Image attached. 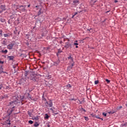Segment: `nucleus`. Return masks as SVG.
I'll return each mask as SVG.
<instances>
[{"label": "nucleus", "instance_id": "nucleus-31", "mask_svg": "<svg viewBox=\"0 0 127 127\" xmlns=\"http://www.w3.org/2000/svg\"><path fill=\"white\" fill-rule=\"evenodd\" d=\"M82 110L83 111V112L86 113V110L85 109H84L83 108H82Z\"/></svg>", "mask_w": 127, "mask_h": 127}, {"label": "nucleus", "instance_id": "nucleus-13", "mask_svg": "<svg viewBox=\"0 0 127 127\" xmlns=\"http://www.w3.org/2000/svg\"><path fill=\"white\" fill-rule=\"evenodd\" d=\"M38 126H39V124H38V123L37 122L35 123L34 126H35V127H38Z\"/></svg>", "mask_w": 127, "mask_h": 127}, {"label": "nucleus", "instance_id": "nucleus-16", "mask_svg": "<svg viewBox=\"0 0 127 127\" xmlns=\"http://www.w3.org/2000/svg\"><path fill=\"white\" fill-rule=\"evenodd\" d=\"M94 84H95V85H97V84H99V80H96V81H95Z\"/></svg>", "mask_w": 127, "mask_h": 127}, {"label": "nucleus", "instance_id": "nucleus-48", "mask_svg": "<svg viewBox=\"0 0 127 127\" xmlns=\"http://www.w3.org/2000/svg\"><path fill=\"white\" fill-rule=\"evenodd\" d=\"M0 73H1V72H0Z\"/></svg>", "mask_w": 127, "mask_h": 127}, {"label": "nucleus", "instance_id": "nucleus-39", "mask_svg": "<svg viewBox=\"0 0 127 127\" xmlns=\"http://www.w3.org/2000/svg\"><path fill=\"white\" fill-rule=\"evenodd\" d=\"M70 101H74V99H70Z\"/></svg>", "mask_w": 127, "mask_h": 127}, {"label": "nucleus", "instance_id": "nucleus-3", "mask_svg": "<svg viewBox=\"0 0 127 127\" xmlns=\"http://www.w3.org/2000/svg\"><path fill=\"white\" fill-rule=\"evenodd\" d=\"M12 35V34L11 33H7V34H4L3 36L4 37H9L10 36H11Z\"/></svg>", "mask_w": 127, "mask_h": 127}, {"label": "nucleus", "instance_id": "nucleus-40", "mask_svg": "<svg viewBox=\"0 0 127 127\" xmlns=\"http://www.w3.org/2000/svg\"><path fill=\"white\" fill-rule=\"evenodd\" d=\"M36 7H39V6L37 5L36 6Z\"/></svg>", "mask_w": 127, "mask_h": 127}, {"label": "nucleus", "instance_id": "nucleus-11", "mask_svg": "<svg viewBox=\"0 0 127 127\" xmlns=\"http://www.w3.org/2000/svg\"><path fill=\"white\" fill-rule=\"evenodd\" d=\"M41 13H43V12H42L41 11V9H40L39 11V12H38V15H40L41 14Z\"/></svg>", "mask_w": 127, "mask_h": 127}, {"label": "nucleus", "instance_id": "nucleus-5", "mask_svg": "<svg viewBox=\"0 0 127 127\" xmlns=\"http://www.w3.org/2000/svg\"><path fill=\"white\" fill-rule=\"evenodd\" d=\"M16 103V101H12L11 102L9 103L10 106H14L15 105V103Z\"/></svg>", "mask_w": 127, "mask_h": 127}, {"label": "nucleus", "instance_id": "nucleus-36", "mask_svg": "<svg viewBox=\"0 0 127 127\" xmlns=\"http://www.w3.org/2000/svg\"><path fill=\"white\" fill-rule=\"evenodd\" d=\"M1 52H2V53H4V51H3V50H2Z\"/></svg>", "mask_w": 127, "mask_h": 127}, {"label": "nucleus", "instance_id": "nucleus-22", "mask_svg": "<svg viewBox=\"0 0 127 127\" xmlns=\"http://www.w3.org/2000/svg\"><path fill=\"white\" fill-rule=\"evenodd\" d=\"M103 116H104V117H107V113H103Z\"/></svg>", "mask_w": 127, "mask_h": 127}, {"label": "nucleus", "instance_id": "nucleus-23", "mask_svg": "<svg viewBox=\"0 0 127 127\" xmlns=\"http://www.w3.org/2000/svg\"><path fill=\"white\" fill-rule=\"evenodd\" d=\"M68 59H70L71 60V61H73V59H72V57H69Z\"/></svg>", "mask_w": 127, "mask_h": 127}, {"label": "nucleus", "instance_id": "nucleus-28", "mask_svg": "<svg viewBox=\"0 0 127 127\" xmlns=\"http://www.w3.org/2000/svg\"><path fill=\"white\" fill-rule=\"evenodd\" d=\"M123 108V106H120L119 107V110H121V109H122Z\"/></svg>", "mask_w": 127, "mask_h": 127}, {"label": "nucleus", "instance_id": "nucleus-46", "mask_svg": "<svg viewBox=\"0 0 127 127\" xmlns=\"http://www.w3.org/2000/svg\"><path fill=\"white\" fill-rule=\"evenodd\" d=\"M48 127H50V126L49 125V126H48Z\"/></svg>", "mask_w": 127, "mask_h": 127}, {"label": "nucleus", "instance_id": "nucleus-42", "mask_svg": "<svg viewBox=\"0 0 127 127\" xmlns=\"http://www.w3.org/2000/svg\"><path fill=\"white\" fill-rule=\"evenodd\" d=\"M100 120H102V121H103V118H100Z\"/></svg>", "mask_w": 127, "mask_h": 127}, {"label": "nucleus", "instance_id": "nucleus-47", "mask_svg": "<svg viewBox=\"0 0 127 127\" xmlns=\"http://www.w3.org/2000/svg\"><path fill=\"white\" fill-rule=\"evenodd\" d=\"M22 6H21V7H22Z\"/></svg>", "mask_w": 127, "mask_h": 127}, {"label": "nucleus", "instance_id": "nucleus-15", "mask_svg": "<svg viewBox=\"0 0 127 127\" xmlns=\"http://www.w3.org/2000/svg\"><path fill=\"white\" fill-rule=\"evenodd\" d=\"M84 120H85V121H86L87 122H88V121H89V118L87 117H84Z\"/></svg>", "mask_w": 127, "mask_h": 127}, {"label": "nucleus", "instance_id": "nucleus-1", "mask_svg": "<svg viewBox=\"0 0 127 127\" xmlns=\"http://www.w3.org/2000/svg\"><path fill=\"white\" fill-rule=\"evenodd\" d=\"M30 79L35 82V81H36V79H37V75L35 74H32L31 75Z\"/></svg>", "mask_w": 127, "mask_h": 127}, {"label": "nucleus", "instance_id": "nucleus-2", "mask_svg": "<svg viewBox=\"0 0 127 127\" xmlns=\"http://www.w3.org/2000/svg\"><path fill=\"white\" fill-rule=\"evenodd\" d=\"M46 106L47 107H49V108H51L52 106H53V104L52 103V101H49L48 102H46Z\"/></svg>", "mask_w": 127, "mask_h": 127}, {"label": "nucleus", "instance_id": "nucleus-26", "mask_svg": "<svg viewBox=\"0 0 127 127\" xmlns=\"http://www.w3.org/2000/svg\"><path fill=\"white\" fill-rule=\"evenodd\" d=\"M73 2H79V1L77 0H75V1H73Z\"/></svg>", "mask_w": 127, "mask_h": 127}, {"label": "nucleus", "instance_id": "nucleus-25", "mask_svg": "<svg viewBox=\"0 0 127 127\" xmlns=\"http://www.w3.org/2000/svg\"><path fill=\"white\" fill-rule=\"evenodd\" d=\"M4 54H6V53H7V50H5L4 51Z\"/></svg>", "mask_w": 127, "mask_h": 127}, {"label": "nucleus", "instance_id": "nucleus-45", "mask_svg": "<svg viewBox=\"0 0 127 127\" xmlns=\"http://www.w3.org/2000/svg\"><path fill=\"white\" fill-rule=\"evenodd\" d=\"M13 108H14V106H13V107H12L13 109Z\"/></svg>", "mask_w": 127, "mask_h": 127}, {"label": "nucleus", "instance_id": "nucleus-41", "mask_svg": "<svg viewBox=\"0 0 127 127\" xmlns=\"http://www.w3.org/2000/svg\"><path fill=\"white\" fill-rule=\"evenodd\" d=\"M30 6V5H28V7H29Z\"/></svg>", "mask_w": 127, "mask_h": 127}, {"label": "nucleus", "instance_id": "nucleus-44", "mask_svg": "<svg viewBox=\"0 0 127 127\" xmlns=\"http://www.w3.org/2000/svg\"><path fill=\"white\" fill-rule=\"evenodd\" d=\"M50 110H51L52 111H53V109H51Z\"/></svg>", "mask_w": 127, "mask_h": 127}, {"label": "nucleus", "instance_id": "nucleus-33", "mask_svg": "<svg viewBox=\"0 0 127 127\" xmlns=\"http://www.w3.org/2000/svg\"><path fill=\"white\" fill-rule=\"evenodd\" d=\"M76 14H78V12H75L74 13V15H76Z\"/></svg>", "mask_w": 127, "mask_h": 127}, {"label": "nucleus", "instance_id": "nucleus-7", "mask_svg": "<svg viewBox=\"0 0 127 127\" xmlns=\"http://www.w3.org/2000/svg\"><path fill=\"white\" fill-rule=\"evenodd\" d=\"M32 120H35V121H38L39 120V116H37V117H33Z\"/></svg>", "mask_w": 127, "mask_h": 127}, {"label": "nucleus", "instance_id": "nucleus-24", "mask_svg": "<svg viewBox=\"0 0 127 127\" xmlns=\"http://www.w3.org/2000/svg\"><path fill=\"white\" fill-rule=\"evenodd\" d=\"M106 82H107V83H110V80L106 79Z\"/></svg>", "mask_w": 127, "mask_h": 127}, {"label": "nucleus", "instance_id": "nucleus-20", "mask_svg": "<svg viewBox=\"0 0 127 127\" xmlns=\"http://www.w3.org/2000/svg\"><path fill=\"white\" fill-rule=\"evenodd\" d=\"M64 47H65V48H69V45H68V44L64 46Z\"/></svg>", "mask_w": 127, "mask_h": 127}, {"label": "nucleus", "instance_id": "nucleus-35", "mask_svg": "<svg viewBox=\"0 0 127 127\" xmlns=\"http://www.w3.org/2000/svg\"><path fill=\"white\" fill-rule=\"evenodd\" d=\"M96 118L97 119H99V120H100V119H101V118H100V117H98V116H96Z\"/></svg>", "mask_w": 127, "mask_h": 127}, {"label": "nucleus", "instance_id": "nucleus-14", "mask_svg": "<svg viewBox=\"0 0 127 127\" xmlns=\"http://www.w3.org/2000/svg\"><path fill=\"white\" fill-rule=\"evenodd\" d=\"M108 114H110L111 115H113V114H115V112L114 111H110V112H108Z\"/></svg>", "mask_w": 127, "mask_h": 127}, {"label": "nucleus", "instance_id": "nucleus-10", "mask_svg": "<svg viewBox=\"0 0 127 127\" xmlns=\"http://www.w3.org/2000/svg\"><path fill=\"white\" fill-rule=\"evenodd\" d=\"M44 119H49V115H48V114H46Z\"/></svg>", "mask_w": 127, "mask_h": 127}, {"label": "nucleus", "instance_id": "nucleus-4", "mask_svg": "<svg viewBox=\"0 0 127 127\" xmlns=\"http://www.w3.org/2000/svg\"><path fill=\"white\" fill-rule=\"evenodd\" d=\"M12 47H13V44H9L8 46H7V49H12Z\"/></svg>", "mask_w": 127, "mask_h": 127}, {"label": "nucleus", "instance_id": "nucleus-38", "mask_svg": "<svg viewBox=\"0 0 127 127\" xmlns=\"http://www.w3.org/2000/svg\"><path fill=\"white\" fill-rule=\"evenodd\" d=\"M75 15H74V14L73 15H72V18H73V17H74V16H75Z\"/></svg>", "mask_w": 127, "mask_h": 127}, {"label": "nucleus", "instance_id": "nucleus-19", "mask_svg": "<svg viewBox=\"0 0 127 127\" xmlns=\"http://www.w3.org/2000/svg\"><path fill=\"white\" fill-rule=\"evenodd\" d=\"M66 87H67V88H68V89H69V88H71V85H70V84H67V85H66Z\"/></svg>", "mask_w": 127, "mask_h": 127}, {"label": "nucleus", "instance_id": "nucleus-17", "mask_svg": "<svg viewBox=\"0 0 127 127\" xmlns=\"http://www.w3.org/2000/svg\"><path fill=\"white\" fill-rule=\"evenodd\" d=\"M73 66H74V63L71 64V65L69 67V68L72 69V68H73Z\"/></svg>", "mask_w": 127, "mask_h": 127}, {"label": "nucleus", "instance_id": "nucleus-27", "mask_svg": "<svg viewBox=\"0 0 127 127\" xmlns=\"http://www.w3.org/2000/svg\"><path fill=\"white\" fill-rule=\"evenodd\" d=\"M4 62L1 61H0V64H3Z\"/></svg>", "mask_w": 127, "mask_h": 127}, {"label": "nucleus", "instance_id": "nucleus-30", "mask_svg": "<svg viewBox=\"0 0 127 127\" xmlns=\"http://www.w3.org/2000/svg\"><path fill=\"white\" fill-rule=\"evenodd\" d=\"M2 88V85H0V90Z\"/></svg>", "mask_w": 127, "mask_h": 127}, {"label": "nucleus", "instance_id": "nucleus-29", "mask_svg": "<svg viewBox=\"0 0 127 127\" xmlns=\"http://www.w3.org/2000/svg\"><path fill=\"white\" fill-rule=\"evenodd\" d=\"M61 52H62V51H61V50H59L58 53H61Z\"/></svg>", "mask_w": 127, "mask_h": 127}, {"label": "nucleus", "instance_id": "nucleus-12", "mask_svg": "<svg viewBox=\"0 0 127 127\" xmlns=\"http://www.w3.org/2000/svg\"><path fill=\"white\" fill-rule=\"evenodd\" d=\"M5 123L7 124V125H10V121L9 120H7Z\"/></svg>", "mask_w": 127, "mask_h": 127}, {"label": "nucleus", "instance_id": "nucleus-37", "mask_svg": "<svg viewBox=\"0 0 127 127\" xmlns=\"http://www.w3.org/2000/svg\"><path fill=\"white\" fill-rule=\"evenodd\" d=\"M118 0H115V2H118Z\"/></svg>", "mask_w": 127, "mask_h": 127}, {"label": "nucleus", "instance_id": "nucleus-34", "mask_svg": "<svg viewBox=\"0 0 127 127\" xmlns=\"http://www.w3.org/2000/svg\"><path fill=\"white\" fill-rule=\"evenodd\" d=\"M6 89H9V86H6Z\"/></svg>", "mask_w": 127, "mask_h": 127}, {"label": "nucleus", "instance_id": "nucleus-9", "mask_svg": "<svg viewBox=\"0 0 127 127\" xmlns=\"http://www.w3.org/2000/svg\"><path fill=\"white\" fill-rule=\"evenodd\" d=\"M127 126V123H125L121 125V127H126Z\"/></svg>", "mask_w": 127, "mask_h": 127}, {"label": "nucleus", "instance_id": "nucleus-8", "mask_svg": "<svg viewBox=\"0 0 127 127\" xmlns=\"http://www.w3.org/2000/svg\"><path fill=\"white\" fill-rule=\"evenodd\" d=\"M8 59H9V60H13L14 57L13 56H8L7 57Z\"/></svg>", "mask_w": 127, "mask_h": 127}, {"label": "nucleus", "instance_id": "nucleus-32", "mask_svg": "<svg viewBox=\"0 0 127 127\" xmlns=\"http://www.w3.org/2000/svg\"><path fill=\"white\" fill-rule=\"evenodd\" d=\"M28 99H30V100H32V99H31V97L29 96H28Z\"/></svg>", "mask_w": 127, "mask_h": 127}, {"label": "nucleus", "instance_id": "nucleus-21", "mask_svg": "<svg viewBox=\"0 0 127 127\" xmlns=\"http://www.w3.org/2000/svg\"><path fill=\"white\" fill-rule=\"evenodd\" d=\"M0 35H2V30H0Z\"/></svg>", "mask_w": 127, "mask_h": 127}, {"label": "nucleus", "instance_id": "nucleus-18", "mask_svg": "<svg viewBox=\"0 0 127 127\" xmlns=\"http://www.w3.org/2000/svg\"><path fill=\"white\" fill-rule=\"evenodd\" d=\"M29 124H30V125H32V124H33V121H31V120H30V121H29Z\"/></svg>", "mask_w": 127, "mask_h": 127}, {"label": "nucleus", "instance_id": "nucleus-6", "mask_svg": "<svg viewBox=\"0 0 127 127\" xmlns=\"http://www.w3.org/2000/svg\"><path fill=\"white\" fill-rule=\"evenodd\" d=\"M77 42H78V41H75V43H74L73 45H75V48H78V45H79V44H78Z\"/></svg>", "mask_w": 127, "mask_h": 127}, {"label": "nucleus", "instance_id": "nucleus-43", "mask_svg": "<svg viewBox=\"0 0 127 127\" xmlns=\"http://www.w3.org/2000/svg\"><path fill=\"white\" fill-rule=\"evenodd\" d=\"M8 23H9V24L10 23V22H9V21H8Z\"/></svg>", "mask_w": 127, "mask_h": 127}]
</instances>
